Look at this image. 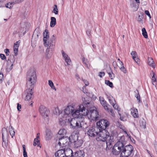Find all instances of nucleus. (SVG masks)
I'll return each instance as SVG.
<instances>
[{"mask_svg": "<svg viewBox=\"0 0 157 157\" xmlns=\"http://www.w3.org/2000/svg\"><path fill=\"white\" fill-rule=\"evenodd\" d=\"M76 104L73 102L69 104L65 109L64 113H60L59 115V123L61 125H64L66 123H68L70 116L76 117L79 111L76 109Z\"/></svg>", "mask_w": 157, "mask_h": 157, "instance_id": "nucleus-1", "label": "nucleus"}, {"mask_svg": "<svg viewBox=\"0 0 157 157\" xmlns=\"http://www.w3.org/2000/svg\"><path fill=\"white\" fill-rule=\"evenodd\" d=\"M49 33L47 29H45L43 32V41L44 45L48 47L46 50V57L47 59L51 58L52 55L55 48V44L56 37L53 35L49 40Z\"/></svg>", "mask_w": 157, "mask_h": 157, "instance_id": "nucleus-2", "label": "nucleus"}, {"mask_svg": "<svg viewBox=\"0 0 157 157\" xmlns=\"http://www.w3.org/2000/svg\"><path fill=\"white\" fill-rule=\"evenodd\" d=\"M113 136L110 135L109 133L106 130L99 131L96 138L97 141L104 142L106 141V148L110 149L112 147V143L113 142Z\"/></svg>", "mask_w": 157, "mask_h": 157, "instance_id": "nucleus-3", "label": "nucleus"}, {"mask_svg": "<svg viewBox=\"0 0 157 157\" xmlns=\"http://www.w3.org/2000/svg\"><path fill=\"white\" fill-rule=\"evenodd\" d=\"M84 106L82 105H78L76 107V109L79 111L78 115L80 114L83 116H87L89 119L93 121H97L98 117V112L94 109H91L88 111L84 109Z\"/></svg>", "mask_w": 157, "mask_h": 157, "instance_id": "nucleus-4", "label": "nucleus"}, {"mask_svg": "<svg viewBox=\"0 0 157 157\" xmlns=\"http://www.w3.org/2000/svg\"><path fill=\"white\" fill-rule=\"evenodd\" d=\"M79 115H78L76 117H73V118L70 116L69 121L68 123L70 124L71 128L73 129L78 128L82 127L81 122H82V118H78Z\"/></svg>", "mask_w": 157, "mask_h": 157, "instance_id": "nucleus-5", "label": "nucleus"}, {"mask_svg": "<svg viewBox=\"0 0 157 157\" xmlns=\"http://www.w3.org/2000/svg\"><path fill=\"white\" fill-rule=\"evenodd\" d=\"M36 80L37 78L35 72L28 73L27 77L26 82L27 88H33L36 84Z\"/></svg>", "mask_w": 157, "mask_h": 157, "instance_id": "nucleus-6", "label": "nucleus"}, {"mask_svg": "<svg viewBox=\"0 0 157 157\" xmlns=\"http://www.w3.org/2000/svg\"><path fill=\"white\" fill-rule=\"evenodd\" d=\"M133 147L131 145H129L124 146L121 153V157H128L132 153Z\"/></svg>", "mask_w": 157, "mask_h": 157, "instance_id": "nucleus-7", "label": "nucleus"}, {"mask_svg": "<svg viewBox=\"0 0 157 157\" xmlns=\"http://www.w3.org/2000/svg\"><path fill=\"white\" fill-rule=\"evenodd\" d=\"M124 144L121 141H118L114 145L112 149V152L113 154L117 155L120 152H121L122 149L124 148Z\"/></svg>", "mask_w": 157, "mask_h": 157, "instance_id": "nucleus-8", "label": "nucleus"}, {"mask_svg": "<svg viewBox=\"0 0 157 157\" xmlns=\"http://www.w3.org/2000/svg\"><path fill=\"white\" fill-rule=\"evenodd\" d=\"M39 111L41 115L48 121H49V115L50 113L49 110L45 106L41 105L39 108Z\"/></svg>", "mask_w": 157, "mask_h": 157, "instance_id": "nucleus-9", "label": "nucleus"}, {"mask_svg": "<svg viewBox=\"0 0 157 157\" xmlns=\"http://www.w3.org/2000/svg\"><path fill=\"white\" fill-rule=\"evenodd\" d=\"M109 122L106 120L101 119L97 123V128L99 131L105 130V128L109 126Z\"/></svg>", "mask_w": 157, "mask_h": 157, "instance_id": "nucleus-10", "label": "nucleus"}, {"mask_svg": "<svg viewBox=\"0 0 157 157\" xmlns=\"http://www.w3.org/2000/svg\"><path fill=\"white\" fill-rule=\"evenodd\" d=\"M98 128L94 127H87L86 128L87 130V135L91 137H94L97 136L98 133V132L97 131Z\"/></svg>", "mask_w": 157, "mask_h": 157, "instance_id": "nucleus-11", "label": "nucleus"}, {"mask_svg": "<svg viewBox=\"0 0 157 157\" xmlns=\"http://www.w3.org/2000/svg\"><path fill=\"white\" fill-rule=\"evenodd\" d=\"M77 105V107L79 105H82L84 106V109L86 110H87L88 111H90L91 109H93L94 105L92 102H89L88 101H86L83 102V103L81 105H78L75 103Z\"/></svg>", "mask_w": 157, "mask_h": 157, "instance_id": "nucleus-12", "label": "nucleus"}, {"mask_svg": "<svg viewBox=\"0 0 157 157\" xmlns=\"http://www.w3.org/2000/svg\"><path fill=\"white\" fill-rule=\"evenodd\" d=\"M33 88H28L25 91V100L29 101L32 98V96L33 93L32 90Z\"/></svg>", "mask_w": 157, "mask_h": 157, "instance_id": "nucleus-13", "label": "nucleus"}, {"mask_svg": "<svg viewBox=\"0 0 157 157\" xmlns=\"http://www.w3.org/2000/svg\"><path fill=\"white\" fill-rule=\"evenodd\" d=\"M67 152L63 149L59 150L57 152L55 153V157H64V156L68 157L69 155H67Z\"/></svg>", "mask_w": 157, "mask_h": 157, "instance_id": "nucleus-14", "label": "nucleus"}, {"mask_svg": "<svg viewBox=\"0 0 157 157\" xmlns=\"http://www.w3.org/2000/svg\"><path fill=\"white\" fill-rule=\"evenodd\" d=\"M57 140L58 139V144L59 145L63 148L64 147H65V144L67 142V140L65 138L63 137H57Z\"/></svg>", "mask_w": 157, "mask_h": 157, "instance_id": "nucleus-15", "label": "nucleus"}, {"mask_svg": "<svg viewBox=\"0 0 157 157\" xmlns=\"http://www.w3.org/2000/svg\"><path fill=\"white\" fill-rule=\"evenodd\" d=\"M61 52L63 57L64 59L65 62L67 63V65H70L71 60L70 57L68 56V55L63 51H62Z\"/></svg>", "mask_w": 157, "mask_h": 157, "instance_id": "nucleus-16", "label": "nucleus"}, {"mask_svg": "<svg viewBox=\"0 0 157 157\" xmlns=\"http://www.w3.org/2000/svg\"><path fill=\"white\" fill-rule=\"evenodd\" d=\"M131 114L134 118L139 117L138 111L137 109L133 107L131 109Z\"/></svg>", "mask_w": 157, "mask_h": 157, "instance_id": "nucleus-17", "label": "nucleus"}, {"mask_svg": "<svg viewBox=\"0 0 157 157\" xmlns=\"http://www.w3.org/2000/svg\"><path fill=\"white\" fill-rule=\"evenodd\" d=\"M99 100L101 104L102 105L105 110H108L107 102L105 100L103 97H100Z\"/></svg>", "mask_w": 157, "mask_h": 157, "instance_id": "nucleus-18", "label": "nucleus"}, {"mask_svg": "<svg viewBox=\"0 0 157 157\" xmlns=\"http://www.w3.org/2000/svg\"><path fill=\"white\" fill-rule=\"evenodd\" d=\"M133 59L137 63L139 61V59L137 52L135 51H132L131 53Z\"/></svg>", "mask_w": 157, "mask_h": 157, "instance_id": "nucleus-19", "label": "nucleus"}, {"mask_svg": "<svg viewBox=\"0 0 157 157\" xmlns=\"http://www.w3.org/2000/svg\"><path fill=\"white\" fill-rule=\"evenodd\" d=\"M66 130L65 129H61L59 131L58 134L57 135V137H61L63 138L64 137V136L66 135Z\"/></svg>", "mask_w": 157, "mask_h": 157, "instance_id": "nucleus-20", "label": "nucleus"}, {"mask_svg": "<svg viewBox=\"0 0 157 157\" xmlns=\"http://www.w3.org/2000/svg\"><path fill=\"white\" fill-rule=\"evenodd\" d=\"M74 142V147L78 148L80 147L82 144L83 141L81 139H78L76 141H75Z\"/></svg>", "mask_w": 157, "mask_h": 157, "instance_id": "nucleus-21", "label": "nucleus"}, {"mask_svg": "<svg viewBox=\"0 0 157 157\" xmlns=\"http://www.w3.org/2000/svg\"><path fill=\"white\" fill-rule=\"evenodd\" d=\"M84 152L83 151L78 150L75 152L74 157H84Z\"/></svg>", "mask_w": 157, "mask_h": 157, "instance_id": "nucleus-22", "label": "nucleus"}, {"mask_svg": "<svg viewBox=\"0 0 157 157\" xmlns=\"http://www.w3.org/2000/svg\"><path fill=\"white\" fill-rule=\"evenodd\" d=\"M144 15V14L143 13H140V14L139 15L138 17L136 18L137 21L139 22L142 24L143 23Z\"/></svg>", "mask_w": 157, "mask_h": 157, "instance_id": "nucleus-23", "label": "nucleus"}, {"mask_svg": "<svg viewBox=\"0 0 157 157\" xmlns=\"http://www.w3.org/2000/svg\"><path fill=\"white\" fill-rule=\"evenodd\" d=\"M152 75V76L151 78V82L152 84L155 86L157 84V80L155 76V74L154 72L152 71L151 75Z\"/></svg>", "mask_w": 157, "mask_h": 157, "instance_id": "nucleus-24", "label": "nucleus"}, {"mask_svg": "<svg viewBox=\"0 0 157 157\" xmlns=\"http://www.w3.org/2000/svg\"><path fill=\"white\" fill-rule=\"evenodd\" d=\"M39 137L40 134L39 133H37L36 138L34 139V141L33 145L34 146H36L37 145V146H38L39 145L38 144L40 142Z\"/></svg>", "mask_w": 157, "mask_h": 157, "instance_id": "nucleus-25", "label": "nucleus"}, {"mask_svg": "<svg viewBox=\"0 0 157 157\" xmlns=\"http://www.w3.org/2000/svg\"><path fill=\"white\" fill-rule=\"evenodd\" d=\"M148 63L149 65L154 68L155 67V64L152 58L148 57Z\"/></svg>", "mask_w": 157, "mask_h": 157, "instance_id": "nucleus-26", "label": "nucleus"}, {"mask_svg": "<svg viewBox=\"0 0 157 157\" xmlns=\"http://www.w3.org/2000/svg\"><path fill=\"white\" fill-rule=\"evenodd\" d=\"M15 4H16V3L15 2L14 0H11L10 2L6 4V8L10 9L13 7Z\"/></svg>", "mask_w": 157, "mask_h": 157, "instance_id": "nucleus-27", "label": "nucleus"}, {"mask_svg": "<svg viewBox=\"0 0 157 157\" xmlns=\"http://www.w3.org/2000/svg\"><path fill=\"white\" fill-rule=\"evenodd\" d=\"M18 47L19 45L17 44V42L16 43H14V45L13 47L14 53L15 56H17L18 54Z\"/></svg>", "mask_w": 157, "mask_h": 157, "instance_id": "nucleus-28", "label": "nucleus"}, {"mask_svg": "<svg viewBox=\"0 0 157 157\" xmlns=\"http://www.w3.org/2000/svg\"><path fill=\"white\" fill-rule=\"evenodd\" d=\"M2 139L3 140L4 137H7L9 135L8 132L6 128L2 129Z\"/></svg>", "mask_w": 157, "mask_h": 157, "instance_id": "nucleus-29", "label": "nucleus"}, {"mask_svg": "<svg viewBox=\"0 0 157 157\" xmlns=\"http://www.w3.org/2000/svg\"><path fill=\"white\" fill-rule=\"evenodd\" d=\"M56 19L55 17H51V21L50 26L52 27H54L56 24Z\"/></svg>", "mask_w": 157, "mask_h": 157, "instance_id": "nucleus-30", "label": "nucleus"}, {"mask_svg": "<svg viewBox=\"0 0 157 157\" xmlns=\"http://www.w3.org/2000/svg\"><path fill=\"white\" fill-rule=\"evenodd\" d=\"M82 60L83 63L85 64V66L87 68H90V65L88 59L84 57H83L82 58Z\"/></svg>", "mask_w": 157, "mask_h": 157, "instance_id": "nucleus-31", "label": "nucleus"}, {"mask_svg": "<svg viewBox=\"0 0 157 157\" xmlns=\"http://www.w3.org/2000/svg\"><path fill=\"white\" fill-rule=\"evenodd\" d=\"M110 103L112 105L115 103L116 101L111 96H109L107 97Z\"/></svg>", "mask_w": 157, "mask_h": 157, "instance_id": "nucleus-32", "label": "nucleus"}, {"mask_svg": "<svg viewBox=\"0 0 157 157\" xmlns=\"http://www.w3.org/2000/svg\"><path fill=\"white\" fill-rule=\"evenodd\" d=\"M48 84L52 89L53 90H54L55 91L56 90V88L53 82L51 80H49L48 81Z\"/></svg>", "mask_w": 157, "mask_h": 157, "instance_id": "nucleus-33", "label": "nucleus"}, {"mask_svg": "<svg viewBox=\"0 0 157 157\" xmlns=\"http://www.w3.org/2000/svg\"><path fill=\"white\" fill-rule=\"evenodd\" d=\"M9 132L12 137L13 138L15 136V132L14 130V128L12 126H11V128H10Z\"/></svg>", "mask_w": 157, "mask_h": 157, "instance_id": "nucleus-34", "label": "nucleus"}, {"mask_svg": "<svg viewBox=\"0 0 157 157\" xmlns=\"http://www.w3.org/2000/svg\"><path fill=\"white\" fill-rule=\"evenodd\" d=\"M135 92L136 94L135 95V96L137 100H138V101L139 103L140 102H141V101L140 100V94H139L138 90H136L135 91Z\"/></svg>", "mask_w": 157, "mask_h": 157, "instance_id": "nucleus-35", "label": "nucleus"}, {"mask_svg": "<svg viewBox=\"0 0 157 157\" xmlns=\"http://www.w3.org/2000/svg\"><path fill=\"white\" fill-rule=\"evenodd\" d=\"M142 34L143 36L145 38H147L148 37V35L147 32L145 28H143L142 29Z\"/></svg>", "mask_w": 157, "mask_h": 157, "instance_id": "nucleus-36", "label": "nucleus"}, {"mask_svg": "<svg viewBox=\"0 0 157 157\" xmlns=\"http://www.w3.org/2000/svg\"><path fill=\"white\" fill-rule=\"evenodd\" d=\"M53 12L56 15L58 13V10L57 6L56 5H55L54 6Z\"/></svg>", "mask_w": 157, "mask_h": 157, "instance_id": "nucleus-37", "label": "nucleus"}, {"mask_svg": "<svg viewBox=\"0 0 157 157\" xmlns=\"http://www.w3.org/2000/svg\"><path fill=\"white\" fill-rule=\"evenodd\" d=\"M131 6L132 8H133V10L134 11H137L138 9V5H136L134 3H133L132 5H131Z\"/></svg>", "mask_w": 157, "mask_h": 157, "instance_id": "nucleus-38", "label": "nucleus"}, {"mask_svg": "<svg viewBox=\"0 0 157 157\" xmlns=\"http://www.w3.org/2000/svg\"><path fill=\"white\" fill-rule=\"evenodd\" d=\"M2 140L3 141L2 143V146L4 148L6 149L7 148L8 144V142L6 141H5L4 139Z\"/></svg>", "mask_w": 157, "mask_h": 157, "instance_id": "nucleus-39", "label": "nucleus"}, {"mask_svg": "<svg viewBox=\"0 0 157 157\" xmlns=\"http://www.w3.org/2000/svg\"><path fill=\"white\" fill-rule=\"evenodd\" d=\"M105 84L107 86H109L111 87H113V84L112 82H110L109 80H105Z\"/></svg>", "mask_w": 157, "mask_h": 157, "instance_id": "nucleus-40", "label": "nucleus"}, {"mask_svg": "<svg viewBox=\"0 0 157 157\" xmlns=\"http://www.w3.org/2000/svg\"><path fill=\"white\" fill-rule=\"evenodd\" d=\"M114 108L116 109H117L118 112L120 111V108L118 106L117 104L114 103L112 105Z\"/></svg>", "mask_w": 157, "mask_h": 157, "instance_id": "nucleus-41", "label": "nucleus"}, {"mask_svg": "<svg viewBox=\"0 0 157 157\" xmlns=\"http://www.w3.org/2000/svg\"><path fill=\"white\" fill-rule=\"evenodd\" d=\"M65 151L67 152V155H69V156H68V157H70L72 155L73 152H72V150H71V149H69L66 151Z\"/></svg>", "mask_w": 157, "mask_h": 157, "instance_id": "nucleus-42", "label": "nucleus"}, {"mask_svg": "<svg viewBox=\"0 0 157 157\" xmlns=\"http://www.w3.org/2000/svg\"><path fill=\"white\" fill-rule=\"evenodd\" d=\"M108 74L111 79H113L115 77V75L113 73L112 71L108 72Z\"/></svg>", "mask_w": 157, "mask_h": 157, "instance_id": "nucleus-43", "label": "nucleus"}, {"mask_svg": "<svg viewBox=\"0 0 157 157\" xmlns=\"http://www.w3.org/2000/svg\"><path fill=\"white\" fill-rule=\"evenodd\" d=\"M107 110L108 111V112L110 113V114L113 117H114L115 116V114L113 109L108 108V110Z\"/></svg>", "mask_w": 157, "mask_h": 157, "instance_id": "nucleus-44", "label": "nucleus"}, {"mask_svg": "<svg viewBox=\"0 0 157 157\" xmlns=\"http://www.w3.org/2000/svg\"><path fill=\"white\" fill-rule=\"evenodd\" d=\"M120 70L123 72L125 74L127 73V70L125 68L124 66L122 67H119Z\"/></svg>", "mask_w": 157, "mask_h": 157, "instance_id": "nucleus-45", "label": "nucleus"}, {"mask_svg": "<svg viewBox=\"0 0 157 157\" xmlns=\"http://www.w3.org/2000/svg\"><path fill=\"white\" fill-rule=\"evenodd\" d=\"M4 52H5L6 56H9L10 53L9 50L8 49H5L4 50Z\"/></svg>", "mask_w": 157, "mask_h": 157, "instance_id": "nucleus-46", "label": "nucleus"}, {"mask_svg": "<svg viewBox=\"0 0 157 157\" xmlns=\"http://www.w3.org/2000/svg\"><path fill=\"white\" fill-rule=\"evenodd\" d=\"M145 13L146 14L148 17H149L150 18H151V16L148 10H145Z\"/></svg>", "mask_w": 157, "mask_h": 157, "instance_id": "nucleus-47", "label": "nucleus"}, {"mask_svg": "<svg viewBox=\"0 0 157 157\" xmlns=\"http://www.w3.org/2000/svg\"><path fill=\"white\" fill-rule=\"evenodd\" d=\"M24 0H14L16 4H18L23 2Z\"/></svg>", "mask_w": 157, "mask_h": 157, "instance_id": "nucleus-48", "label": "nucleus"}, {"mask_svg": "<svg viewBox=\"0 0 157 157\" xmlns=\"http://www.w3.org/2000/svg\"><path fill=\"white\" fill-rule=\"evenodd\" d=\"M105 75V73L104 72H100L99 74V76L100 77H102L104 76Z\"/></svg>", "mask_w": 157, "mask_h": 157, "instance_id": "nucleus-49", "label": "nucleus"}, {"mask_svg": "<svg viewBox=\"0 0 157 157\" xmlns=\"http://www.w3.org/2000/svg\"><path fill=\"white\" fill-rule=\"evenodd\" d=\"M3 74L2 73H0V83H1L2 80L3 79Z\"/></svg>", "mask_w": 157, "mask_h": 157, "instance_id": "nucleus-50", "label": "nucleus"}, {"mask_svg": "<svg viewBox=\"0 0 157 157\" xmlns=\"http://www.w3.org/2000/svg\"><path fill=\"white\" fill-rule=\"evenodd\" d=\"M86 86H87L89 85V83L88 81L85 80H82Z\"/></svg>", "mask_w": 157, "mask_h": 157, "instance_id": "nucleus-51", "label": "nucleus"}, {"mask_svg": "<svg viewBox=\"0 0 157 157\" xmlns=\"http://www.w3.org/2000/svg\"><path fill=\"white\" fill-rule=\"evenodd\" d=\"M17 110L18 111H20V109L21 108V106L19 104V103L17 104Z\"/></svg>", "mask_w": 157, "mask_h": 157, "instance_id": "nucleus-52", "label": "nucleus"}, {"mask_svg": "<svg viewBox=\"0 0 157 157\" xmlns=\"http://www.w3.org/2000/svg\"><path fill=\"white\" fill-rule=\"evenodd\" d=\"M113 65L114 67V68H115L117 66V63L116 61H114L113 63Z\"/></svg>", "mask_w": 157, "mask_h": 157, "instance_id": "nucleus-53", "label": "nucleus"}, {"mask_svg": "<svg viewBox=\"0 0 157 157\" xmlns=\"http://www.w3.org/2000/svg\"><path fill=\"white\" fill-rule=\"evenodd\" d=\"M1 58L2 60H4L6 58V57L3 54H0Z\"/></svg>", "mask_w": 157, "mask_h": 157, "instance_id": "nucleus-54", "label": "nucleus"}, {"mask_svg": "<svg viewBox=\"0 0 157 157\" xmlns=\"http://www.w3.org/2000/svg\"><path fill=\"white\" fill-rule=\"evenodd\" d=\"M118 63L120 65V66L119 67H122L124 66L123 63L121 61H120Z\"/></svg>", "mask_w": 157, "mask_h": 157, "instance_id": "nucleus-55", "label": "nucleus"}, {"mask_svg": "<svg viewBox=\"0 0 157 157\" xmlns=\"http://www.w3.org/2000/svg\"><path fill=\"white\" fill-rule=\"evenodd\" d=\"M23 156L24 157H28L26 151H23Z\"/></svg>", "mask_w": 157, "mask_h": 157, "instance_id": "nucleus-56", "label": "nucleus"}, {"mask_svg": "<svg viewBox=\"0 0 157 157\" xmlns=\"http://www.w3.org/2000/svg\"><path fill=\"white\" fill-rule=\"evenodd\" d=\"M22 147L23 149V151H26V148H25V145H22Z\"/></svg>", "mask_w": 157, "mask_h": 157, "instance_id": "nucleus-57", "label": "nucleus"}, {"mask_svg": "<svg viewBox=\"0 0 157 157\" xmlns=\"http://www.w3.org/2000/svg\"><path fill=\"white\" fill-rule=\"evenodd\" d=\"M155 148L157 154V143L155 144Z\"/></svg>", "mask_w": 157, "mask_h": 157, "instance_id": "nucleus-58", "label": "nucleus"}, {"mask_svg": "<svg viewBox=\"0 0 157 157\" xmlns=\"http://www.w3.org/2000/svg\"><path fill=\"white\" fill-rule=\"evenodd\" d=\"M33 103V102L32 101L30 102V103H29V105H30L32 106Z\"/></svg>", "mask_w": 157, "mask_h": 157, "instance_id": "nucleus-59", "label": "nucleus"}, {"mask_svg": "<svg viewBox=\"0 0 157 157\" xmlns=\"http://www.w3.org/2000/svg\"><path fill=\"white\" fill-rule=\"evenodd\" d=\"M85 86H84L83 87H82L83 92L84 93H85V92H86V91H84V89H85Z\"/></svg>", "mask_w": 157, "mask_h": 157, "instance_id": "nucleus-60", "label": "nucleus"}, {"mask_svg": "<svg viewBox=\"0 0 157 157\" xmlns=\"http://www.w3.org/2000/svg\"><path fill=\"white\" fill-rule=\"evenodd\" d=\"M75 77L76 78H77V79H78V78H79V76L78 75V74H76L75 75Z\"/></svg>", "mask_w": 157, "mask_h": 157, "instance_id": "nucleus-61", "label": "nucleus"}, {"mask_svg": "<svg viewBox=\"0 0 157 157\" xmlns=\"http://www.w3.org/2000/svg\"><path fill=\"white\" fill-rule=\"evenodd\" d=\"M136 3H140L139 0H135Z\"/></svg>", "mask_w": 157, "mask_h": 157, "instance_id": "nucleus-62", "label": "nucleus"}, {"mask_svg": "<svg viewBox=\"0 0 157 157\" xmlns=\"http://www.w3.org/2000/svg\"><path fill=\"white\" fill-rule=\"evenodd\" d=\"M92 46L94 48H95L96 47L95 45L94 44H93Z\"/></svg>", "mask_w": 157, "mask_h": 157, "instance_id": "nucleus-63", "label": "nucleus"}, {"mask_svg": "<svg viewBox=\"0 0 157 157\" xmlns=\"http://www.w3.org/2000/svg\"><path fill=\"white\" fill-rule=\"evenodd\" d=\"M147 152H148V154L150 155H151V154H150V151L147 150Z\"/></svg>", "mask_w": 157, "mask_h": 157, "instance_id": "nucleus-64", "label": "nucleus"}]
</instances>
